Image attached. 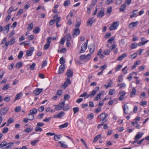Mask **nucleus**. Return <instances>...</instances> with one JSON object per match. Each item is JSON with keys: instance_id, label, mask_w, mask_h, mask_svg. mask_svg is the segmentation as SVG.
<instances>
[{"instance_id": "1", "label": "nucleus", "mask_w": 149, "mask_h": 149, "mask_svg": "<svg viewBox=\"0 0 149 149\" xmlns=\"http://www.w3.org/2000/svg\"><path fill=\"white\" fill-rule=\"evenodd\" d=\"M99 87H96L94 90H93L88 95H87V93L86 92H84L83 94L81 95L79 97H85V98H87L88 97L92 98L93 97L96 93L99 91Z\"/></svg>"}, {"instance_id": "2", "label": "nucleus", "mask_w": 149, "mask_h": 149, "mask_svg": "<svg viewBox=\"0 0 149 149\" xmlns=\"http://www.w3.org/2000/svg\"><path fill=\"white\" fill-rule=\"evenodd\" d=\"M14 143V142L7 143L6 141H3L0 144V148L2 149H11Z\"/></svg>"}, {"instance_id": "3", "label": "nucleus", "mask_w": 149, "mask_h": 149, "mask_svg": "<svg viewBox=\"0 0 149 149\" xmlns=\"http://www.w3.org/2000/svg\"><path fill=\"white\" fill-rule=\"evenodd\" d=\"M107 116L108 115L107 113H102L97 117V118L100 117V120L103 122V123H105L107 120L106 118Z\"/></svg>"}, {"instance_id": "4", "label": "nucleus", "mask_w": 149, "mask_h": 149, "mask_svg": "<svg viewBox=\"0 0 149 149\" xmlns=\"http://www.w3.org/2000/svg\"><path fill=\"white\" fill-rule=\"evenodd\" d=\"M65 105V101L63 102L60 103L58 105H54L55 107L54 109L56 110H61Z\"/></svg>"}, {"instance_id": "5", "label": "nucleus", "mask_w": 149, "mask_h": 149, "mask_svg": "<svg viewBox=\"0 0 149 149\" xmlns=\"http://www.w3.org/2000/svg\"><path fill=\"white\" fill-rule=\"evenodd\" d=\"M88 42V40H87L86 42L83 43L81 47V49L79 52V53H83L85 51L87 48Z\"/></svg>"}, {"instance_id": "6", "label": "nucleus", "mask_w": 149, "mask_h": 149, "mask_svg": "<svg viewBox=\"0 0 149 149\" xmlns=\"http://www.w3.org/2000/svg\"><path fill=\"white\" fill-rule=\"evenodd\" d=\"M118 22H113L110 26L109 29L110 31H112L116 29L118 26Z\"/></svg>"}, {"instance_id": "7", "label": "nucleus", "mask_w": 149, "mask_h": 149, "mask_svg": "<svg viewBox=\"0 0 149 149\" xmlns=\"http://www.w3.org/2000/svg\"><path fill=\"white\" fill-rule=\"evenodd\" d=\"M15 42V38H13L12 39H11L10 40L6 42L5 44V45L6 47V49H7V47L8 45H13L14 43Z\"/></svg>"}, {"instance_id": "8", "label": "nucleus", "mask_w": 149, "mask_h": 149, "mask_svg": "<svg viewBox=\"0 0 149 149\" xmlns=\"http://www.w3.org/2000/svg\"><path fill=\"white\" fill-rule=\"evenodd\" d=\"M9 109L8 107H6L1 109L0 110V115H3L5 114Z\"/></svg>"}, {"instance_id": "9", "label": "nucleus", "mask_w": 149, "mask_h": 149, "mask_svg": "<svg viewBox=\"0 0 149 149\" xmlns=\"http://www.w3.org/2000/svg\"><path fill=\"white\" fill-rule=\"evenodd\" d=\"M104 9L103 8H102L97 14V17L100 18L103 17L104 15Z\"/></svg>"}, {"instance_id": "10", "label": "nucleus", "mask_w": 149, "mask_h": 149, "mask_svg": "<svg viewBox=\"0 0 149 149\" xmlns=\"http://www.w3.org/2000/svg\"><path fill=\"white\" fill-rule=\"evenodd\" d=\"M34 50V48L31 47L30 49L27 50L26 51V55L27 56H31L32 54V53Z\"/></svg>"}, {"instance_id": "11", "label": "nucleus", "mask_w": 149, "mask_h": 149, "mask_svg": "<svg viewBox=\"0 0 149 149\" xmlns=\"http://www.w3.org/2000/svg\"><path fill=\"white\" fill-rule=\"evenodd\" d=\"M42 88H37L33 91V94L36 95H38L42 92Z\"/></svg>"}, {"instance_id": "12", "label": "nucleus", "mask_w": 149, "mask_h": 149, "mask_svg": "<svg viewBox=\"0 0 149 149\" xmlns=\"http://www.w3.org/2000/svg\"><path fill=\"white\" fill-rule=\"evenodd\" d=\"M138 10H133L130 14V18H132L134 17H136L138 16L137 14Z\"/></svg>"}, {"instance_id": "13", "label": "nucleus", "mask_w": 149, "mask_h": 149, "mask_svg": "<svg viewBox=\"0 0 149 149\" xmlns=\"http://www.w3.org/2000/svg\"><path fill=\"white\" fill-rule=\"evenodd\" d=\"M65 66L64 65H61L59 68L58 74L62 73L64 71Z\"/></svg>"}, {"instance_id": "14", "label": "nucleus", "mask_w": 149, "mask_h": 149, "mask_svg": "<svg viewBox=\"0 0 149 149\" xmlns=\"http://www.w3.org/2000/svg\"><path fill=\"white\" fill-rule=\"evenodd\" d=\"M66 74L68 77H70L72 76L73 75V72L72 70L68 69L66 73Z\"/></svg>"}, {"instance_id": "15", "label": "nucleus", "mask_w": 149, "mask_h": 149, "mask_svg": "<svg viewBox=\"0 0 149 149\" xmlns=\"http://www.w3.org/2000/svg\"><path fill=\"white\" fill-rule=\"evenodd\" d=\"M90 54H92L94 52L95 49V46L94 44L91 45L88 47Z\"/></svg>"}, {"instance_id": "16", "label": "nucleus", "mask_w": 149, "mask_h": 149, "mask_svg": "<svg viewBox=\"0 0 149 149\" xmlns=\"http://www.w3.org/2000/svg\"><path fill=\"white\" fill-rule=\"evenodd\" d=\"M64 114V112L63 111H61L59 113L56 115H54L53 117L55 118H61L62 117Z\"/></svg>"}, {"instance_id": "17", "label": "nucleus", "mask_w": 149, "mask_h": 149, "mask_svg": "<svg viewBox=\"0 0 149 149\" xmlns=\"http://www.w3.org/2000/svg\"><path fill=\"white\" fill-rule=\"evenodd\" d=\"M139 24L138 21H136L135 22H132L129 25V27L130 28H134L136 26H137Z\"/></svg>"}, {"instance_id": "18", "label": "nucleus", "mask_w": 149, "mask_h": 149, "mask_svg": "<svg viewBox=\"0 0 149 149\" xmlns=\"http://www.w3.org/2000/svg\"><path fill=\"white\" fill-rule=\"evenodd\" d=\"M103 92L102 91L100 92V93L94 98V100L95 101H97L100 99L101 95H103Z\"/></svg>"}, {"instance_id": "19", "label": "nucleus", "mask_w": 149, "mask_h": 149, "mask_svg": "<svg viewBox=\"0 0 149 149\" xmlns=\"http://www.w3.org/2000/svg\"><path fill=\"white\" fill-rule=\"evenodd\" d=\"M136 90L134 87L132 88V92L130 94V96L131 97H134L136 95Z\"/></svg>"}, {"instance_id": "20", "label": "nucleus", "mask_w": 149, "mask_h": 149, "mask_svg": "<svg viewBox=\"0 0 149 149\" xmlns=\"http://www.w3.org/2000/svg\"><path fill=\"white\" fill-rule=\"evenodd\" d=\"M71 83V82L70 79L67 78L63 84V86L65 88H66L68 86L69 84H70Z\"/></svg>"}, {"instance_id": "21", "label": "nucleus", "mask_w": 149, "mask_h": 149, "mask_svg": "<svg viewBox=\"0 0 149 149\" xmlns=\"http://www.w3.org/2000/svg\"><path fill=\"white\" fill-rule=\"evenodd\" d=\"M10 24H8L5 26L3 29V32H6V33H7L9 30V27L10 26Z\"/></svg>"}, {"instance_id": "22", "label": "nucleus", "mask_w": 149, "mask_h": 149, "mask_svg": "<svg viewBox=\"0 0 149 149\" xmlns=\"http://www.w3.org/2000/svg\"><path fill=\"white\" fill-rule=\"evenodd\" d=\"M80 33V30L79 29H75L74 30L73 35L77 36Z\"/></svg>"}, {"instance_id": "23", "label": "nucleus", "mask_w": 149, "mask_h": 149, "mask_svg": "<svg viewBox=\"0 0 149 149\" xmlns=\"http://www.w3.org/2000/svg\"><path fill=\"white\" fill-rule=\"evenodd\" d=\"M127 54L126 53H123V54L120 56L118 57V58L117 59V60L118 61H121L123 59V58L127 56Z\"/></svg>"}, {"instance_id": "24", "label": "nucleus", "mask_w": 149, "mask_h": 149, "mask_svg": "<svg viewBox=\"0 0 149 149\" xmlns=\"http://www.w3.org/2000/svg\"><path fill=\"white\" fill-rule=\"evenodd\" d=\"M93 22L94 21L93 18H91L88 20L87 22V25L91 26Z\"/></svg>"}, {"instance_id": "25", "label": "nucleus", "mask_w": 149, "mask_h": 149, "mask_svg": "<svg viewBox=\"0 0 149 149\" xmlns=\"http://www.w3.org/2000/svg\"><path fill=\"white\" fill-rule=\"evenodd\" d=\"M143 135V133L141 134L139 133H138L135 136V139L138 141L139 139Z\"/></svg>"}, {"instance_id": "26", "label": "nucleus", "mask_w": 149, "mask_h": 149, "mask_svg": "<svg viewBox=\"0 0 149 149\" xmlns=\"http://www.w3.org/2000/svg\"><path fill=\"white\" fill-rule=\"evenodd\" d=\"M112 11V8L111 6H110L107 8V11L106 15H109Z\"/></svg>"}, {"instance_id": "27", "label": "nucleus", "mask_w": 149, "mask_h": 149, "mask_svg": "<svg viewBox=\"0 0 149 149\" xmlns=\"http://www.w3.org/2000/svg\"><path fill=\"white\" fill-rule=\"evenodd\" d=\"M126 4L125 3L123 4L119 8L120 11L121 12L124 11L126 8Z\"/></svg>"}, {"instance_id": "28", "label": "nucleus", "mask_w": 149, "mask_h": 149, "mask_svg": "<svg viewBox=\"0 0 149 149\" xmlns=\"http://www.w3.org/2000/svg\"><path fill=\"white\" fill-rule=\"evenodd\" d=\"M128 106L125 104L124 105L123 107L124 113L127 114L128 111Z\"/></svg>"}, {"instance_id": "29", "label": "nucleus", "mask_w": 149, "mask_h": 149, "mask_svg": "<svg viewBox=\"0 0 149 149\" xmlns=\"http://www.w3.org/2000/svg\"><path fill=\"white\" fill-rule=\"evenodd\" d=\"M68 125V123L66 122L63 124L60 125L59 126L60 129H61L64 128L66 127Z\"/></svg>"}, {"instance_id": "30", "label": "nucleus", "mask_w": 149, "mask_h": 149, "mask_svg": "<svg viewBox=\"0 0 149 149\" xmlns=\"http://www.w3.org/2000/svg\"><path fill=\"white\" fill-rule=\"evenodd\" d=\"M54 139L56 141L59 140L61 137V136L60 135H54Z\"/></svg>"}, {"instance_id": "31", "label": "nucleus", "mask_w": 149, "mask_h": 149, "mask_svg": "<svg viewBox=\"0 0 149 149\" xmlns=\"http://www.w3.org/2000/svg\"><path fill=\"white\" fill-rule=\"evenodd\" d=\"M37 112V110L36 109L33 108L30 110L29 112L30 114L33 115V114H36Z\"/></svg>"}, {"instance_id": "32", "label": "nucleus", "mask_w": 149, "mask_h": 149, "mask_svg": "<svg viewBox=\"0 0 149 149\" xmlns=\"http://www.w3.org/2000/svg\"><path fill=\"white\" fill-rule=\"evenodd\" d=\"M101 134H99L95 136L93 142L94 143L97 141L101 137Z\"/></svg>"}, {"instance_id": "33", "label": "nucleus", "mask_w": 149, "mask_h": 149, "mask_svg": "<svg viewBox=\"0 0 149 149\" xmlns=\"http://www.w3.org/2000/svg\"><path fill=\"white\" fill-rule=\"evenodd\" d=\"M58 143L61 144V147L62 148H65L67 147L68 146L65 144V142H62L61 141H60L58 142Z\"/></svg>"}, {"instance_id": "34", "label": "nucleus", "mask_w": 149, "mask_h": 149, "mask_svg": "<svg viewBox=\"0 0 149 149\" xmlns=\"http://www.w3.org/2000/svg\"><path fill=\"white\" fill-rule=\"evenodd\" d=\"M40 28L38 27H35L33 30V32L35 33H38L39 32Z\"/></svg>"}, {"instance_id": "35", "label": "nucleus", "mask_w": 149, "mask_h": 149, "mask_svg": "<svg viewBox=\"0 0 149 149\" xmlns=\"http://www.w3.org/2000/svg\"><path fill=\"white\" fill-rule=\"evenodd\" d=\"M70 0H67L65 1L63 5L65 6H67L70 4Z\"/></svg>"}, {"instance_id": "36", "label": "nucleus", "mask_w": 149, "mask_h": 149, "mask_svg": "<svg viewBox=\"0 0 149 149\" xmlns=\"http://www.w3.org/2000/svg\"><path fill=\"white\" fill-rule=\"evenodd\" d=\"M33 27V23H31L30 24H29V27L28 30L29 31H31Z\"/></svg>"}, {"instance_id": "37", "label": "nucleus", "mask_w": 149, "mask_h": 149, "mask_svg": "<svg viewBox=\"0 0 149 149\" xmlns=\"http://www.w3.org/2000/svg\"><path fill=\"white\" fill-rule=\"evenodd\" d=\"M115 37L114 36H112L110 37L107 40V42L108 43H110L111 44L112 43V41L115 39Z\"/></svg>"}, {"instance_id": "38", "label": "nucleus", "mask_w": 149, "mask_h": 149, "mask_svg": "<svg viewBox=\"0 0 149 149\" xmlns=\"http://www.w3.org/2000/svg\"><path fill=\"white\" fill-rule=\"evenodd\" d=\"M65 61L63 57H61L60 59V63L61 64V65H64L65 63Z\"/></svg>"}, {"instance_id": "39", "label": "nucleus", "mask_w": 149, "mask_h": 149, "mask_svg": "<svg viewBox=\"0 0 149 149\" xmlns=\"http://www.w3.org/2000/svg\"><path fill=\"white\" fill-rule=\"evenodd\" d=\"M30 43L28 41H26L21 43L20 45H24L29 46L30 45Z\"/></svg>"}, {"instance_id": "40", "label": "nucleus", "mask_w": 149, "mask_h": 149, "mask_svg": "<svg viewBox=\"0 0 149 149\" xmlns=\"http://www.w3.org/2000/svg\"><path fill=\"white\" fill-rule=\"evenodd\" d=\"M137 46V44L136 43L134 42L132 43L130 46V47L132 49L135 48Z\"/></svg>"}, {"instance_id": "41", "label": "nucleus", "mask_w": 149, "mask_h": 149, "mask_svg": "<svg viewBox=\"0 0 149 149\" xmlns=\"http://www.w3.org/2000/svg\"><path fill=\"white\" fill-rule=\"evenodd\" d=\"M28 116L29 117L28 119L29 120H31L34 119V117L33 115L31 114H29Z\"/></svg>"}, {"instance_id": "42", "label": "nucleus", "mask_w": 149, "mask_h": 149, "mask_svg": "<svg viewBox=\"0 0 149 149\" xmlns=\"http://www.w3.org/2000/svg\"><path fill=\"white\" fill-rule=\"evenodd\" d=\"M137 53H135L130 56V58L132 59L135 58L137 56Z\"/></svg>"}, {"instance_id": "43", "label": "nucleus", "mask_w": 149, "mask_h": 149, "mask_svg": "<svg viewBox=\"0 0 149 149\" xmlns=\"http://www.w3.org/2000/svg\"><path fill=\"white\" fill-rule=\"evenodd\" d=\"M134 74V72L132 73H130L129 74V75L127 77V79L129 81H131V80L132 78V75Z\"/></svg>"}, {"instance_id": "44", "label": "nucleus", "mask_w": 149, "mask_h": 149, "mask_svg": "<svg viewBox=\"0 0 149 149\" xmlns=\"http://www.w3.org/2000/svg\"><path fill=\"white\" fill-rule=\"evenodd\" d=\"M73 110L74 111V114L79 111V109L77 107H75L73 108Z\"/></svg>"}, {"instance_id": "45", "label": "nucleus", "mask_w": 149, "mask_h": 149, "mask_svg": "<svg viewBox=\"0 0 149 149\" xmlns=\"http://www.w3.org/2000/svg\"><path fill=\"white\" fill-rule=\"evenodd\" d=\"M94 116L92 113H91L90 114L88 115L87 118L89 120H91L93 117Z\"/></svg>"}, {"instance_id": "46", "label": "nucleus", "mask_w": 149, "mask_h": 149, "mask_svg": "<svg viewBox=\"0 0 149 149\" xmlns=\"http://www.w3.org/2000/svg\"><path fill=\"white\" fill-rule=\"evenodd\" d=\"M16 10V9L15 10H14V8L12 7H10L9 8V9L8 10V13L9 14H10V13L13 11H14Z\"/></svg>"}, {"instance_id": "47", "label": "nucleus", "mask_w": 149, "mask_h": 149, "mask_svg": "<svg viewBox=\"0 0 149 149\" xmlns=\"http://www.w3.org/2000/svg\"><path fill=\"white\" fill-rule=\"evenodd\" d=\"M148 42V40H147L146 41L142 42H140L139 43L138 45L139 46H141L142 45H143L145 44L146 43Z\"/></svg>"}, {"instance_id": "48", "label": "nucleus", "mask_w": 149, "mask_h": 149, "mask_svg": "<svg viewBox=\"0 0 149 149\" xmlns=\"http://www.w3.org/2000/svg\"><path fill=\"white\" fill-rule=\"evenodd\" d=\"M110 52V49H107L104 51L103 53L105 55H108L109 54Z\"/></svg>"}, {"instance_id": "49", "label": "nucleus", "mask_w": 149, "mask_h": 149, "mask_svg": "<svg viewBox=\"0 0 149 149\" xmlns=\"http://www.w3.org/2000/svg\"><path fill=\"white\" fill-rule=\"evenodd\" d=\"M8 127H4L2 129V132L3 133H6L7 132L8 130Z\"/></svg>"}, {"instance_id": "50", "label": "nucleus", "mask_w": 149, "mask_h": 149, "mask_svg": "<svg viewBox=\"0 0 149 149\" xmlns=\"http://www.w3.org/2000/svg\"><path fill=\"white\" fill-rule=\"evenodd\" d=\"M66 39L67 41H70V40L71 38V36L70 34H67L66 36Z\"/></svg>"}, {"instance_id": "51", "label": "nucleus", "mask_w": 149, "mask_h": 149, "mask_svg": "<svg viewBox=\"0 0 149 149\" xmlns=\"http://www.w3.org/2000/svg\"><path fill=\"white\" fill-rule=\"evenodd\" d=\"M50 45V43H46L44 46V48L45 50H47V49L49 47V46Z\"/></svg>"}, {"instance_id": "52", "label": "nucleus", "mask_w": 149, "mask_h": 149, "mask_svg": "<svg viewBox=\"0 0 149 149\" xmlns=\"http://www.w3.org/2000/svg\"><path fill=\"white\" fill-rule=\"evenodd\" d=\"M32 130V129H30V128L28 127L25 129L24 130V131L25 132L29 133V132H30L31 130Z\"/></svg>"}, {"instance_id": "53", "label": "nucleus", "mask_w": 149, "mask_h": 149, "mask_svg": "<svg viewBox=\"0 0 149 149\" xmlns=\"http://www.w3.org/2000/svg\"><path fill=\"white\" fill-rule=\"evenodd\" d=\"M116 47V44H113L110 47L109 49L110 50V51L113 50L114 49H115Z\"/></svg>"}, {"instance_id": "54", "label": "nucleus", "mask_w": 149, "mask_h": 149, "mask_svg": "<svg viewBox=\"0 0 149 149\" xmlns=\"http://www.w3.org/2000/svg\"><path fill=\"white\" fill-rule=\"evenodd\" d=\"M42 129L41 128L37 126L35 128V131L36 132L39 131L41 132L42 131Z\"/></svg>"}, {"instance_id": "55", "label": "nucleus", "mask_w": 149, "mask_h": 149, "mask_svg": "<svg viewBox=\"0 0 149 149\" xmlns=\"http://www.w3.org/2000/svg\"><path fill=\"white\" fill-rule=\"evenodd\" d=\"M36 66V64L34 63H32L30 67V68L31 70H33L34 69V68Z\"/></svg>"}, {"instance_id": "56", "label": "nucleus", "mask_w": 149, "mask_h": 149, "mask_svg": "<svg viewBox=\"0 0 149 149\" xmlns=\"http://www.w3.org/2000/svg\"><path fill=\"white\" fill-rule=\"evenodd\" d=\"M9 85L8 84H6L4 85L3 88V90H6L9 88Z\"/></svg>"}, {"instance_id": "57", "label": "nucleus", "mask_w": 149, "mask_h": 149, "mask_svg": "<svg viewBox=\"0 0 149 149\" xmlns=\"http://www.w3.org/2000/svg\"><path fill=\"white\" fill-rule=\"evenodd\" d=\"M76 24L75 25V27H79L81 24V22L80 21H76Z\"/></svg>"}, {"instance_id": "58", "label": "nucleus", "mask_w": 149, "mask_h": 149, "mask_svg": "<svg viewBox=\"0 0 149 149\" xmlns=\"http://www.w3.org/2000/svg\"><path fill=\"white\" fill-rule=\"evenodd\" d=\"M118 86H120V88H122L125 86V84L124 83L118 84Z\"/></svg>"}, {"instance_id": "59", "label": "nucleus", "mask_w": 149, "mask_h": 149, "mask_svg": "<svg viewBox=\"0 0 149 149\" xmlns=\"http://www.w3.org/2000/svg\"><path fill=\"white\" fill-rule=\"evenodd\" d=\"M146 93L145 92H142L140 95V98H142V97H145L146 96Z\"/></svg>"}, {"instance_id": "60", "label": "nucleus", "mask_w": 149, "mask_h": 149, "mask_svg": "<svg viewBox=\"0 0 149 149\" xmlns=\"http://www.w3.org/2000/svg\"><path fill=\"white\" fill-rule=\"evenodd\" d=\"M62 91L61 90H58L56 94H57V95L58 96V97H59L61 95Z\"/></svg>"}, {"instance_id": "61", "label": "nucleus", "mask_w": 149, "mask_h": 149, "mask_svg": "<svg viewBox=\"0 0 149 149\" xmlns=\"http://www.w3.org/2000/svg\"><path fill=\"white\" fill-rule=\"evenodd\" d=\"M44 110V106H42L38 108V111L40 112H42Z\"/></svg>"}, {"instance_id": "62", "label": "nucleus", "mask_w": 149, "mask_h": 149, "mask_svg": "<svg viewBox=\"0 0 149 149\" xmlns=\"http://www.w3.org/2000/svg\"><path fill=\"white\" fill-rule=\"evenodd\" d=\"M69 109L70 107L68 105H67L64 107L63 110L64 111H67L69 110Z\"/></svg>"}, {"instance_id": "63", "label": "nucleus", "mask_w": 149, "mask_h": 149, "mask_svg": "<svg viewBox=\"0 0 149 149\" xmlns=\"http://www.w3.org/2000/svg\"><path fill=\"white\" fill-rule=\"evenodd\" d=\"M47 64V62L46 60H45L43 61L42 64V68H43L45 67Z\"/></svg>"}, {"instance_id": "64", "label": "nucleus", "mask_w": 149, "mask_h": 149, "mask_svg": "<svg viewBox=\"0 0 149 149\" xmlns=\"http://www.w3.org/2000/svg\"><path fill=\"white\" fill-rule=\"evenodd\" d=\"M70 98V96L68 95H65L64 96V99L65 100H68Z\"/></svg>"}]
</instances>
